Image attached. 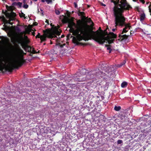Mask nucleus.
<instances>
[{"mask_svg": "<svg viewBox=\"0 0 151 151\" xmlns=\"http://www.w3.org/2000/svg\"><path fill=\"white\" fill-rule=\"evenodd\" d=\"M145 18V14L144 13L141 14L140 15V19L141 21H143Z\"/></svg>", "mask_w": 151, "mask_h": 151, "instance_id": "nucleus-16", "label": "nucleus"}, {"mask_svg": "<svg viewBox=\"0 0 151 151\" xmlns=\"http://www.w3.org/2000/svg\"><path fill=\"white\" fill-rule=\"evenodd\" d=\"M22 2H17V6H18V8H20L22 7Z\"/></svg>", "mask_w": 151, "mask_h": 151, "instance_id": "nucleus-24", "label": "nucleus"}, {"mask_svg": "<svg viewBox=\"0 0 151 151\" xmlns=\"http://www.w3.org/2000/svg\"><path fill=\"white\" fill-rule=\"evenodd\" d=\"M45 22L48 25L49 24V20L47 19H46L45 21Z\"/></svg>", "mask_w": 151, "mask_h": 151, "instance_id": "nucleus-45", "label": "nucleus"}, {"mask_svg": "<svg viewBox=\"0 0 151 151\" xmlns=\"http://www.w3.org/2000/svg\"><path fill=\"white\" fill-rule=\"evenodd\" d=\"M86 72V71L85 69H82L80 72V73L81 75H83Z\"/></svg>", "mask_w": 151, "mask_h": 151, "instance_id": "nucleus-29", "label": "nucleus"}, {"mask_svg": "<svg viewBox=\"0 0 151 151\" xmlns=\"http://www.w3.org/2000/svg\"><path fill=\"white\" fill-rule=\"evenodd\" d=\"M17 2H13L12 4V6L13 7L14 6H17Z\"/></svg>", "mask_w": 151, "mask_h": 151, "instance_id": "nucleus-35", "label": "nucleus"}, {"mask_svg": "<svg viewBox=\"0 0 151 151\" xmlns=\"http://www.w3.org/2000/svg\"><path fill=\"white\" fill-rule=\"evenodd\" d=\"M115 30V29H112V31H113V32H114Z\"/></svg>", "mask_w": 151, "mask_h": 151, "instance_id": "nucleus-51", "label": "nucleus"}, {"mask_svg": "<svg viewBox=\"0 0 151 151\" xmlns=\"http://www.w3.org/2000/svg\"><path fill=\"white\" fill-rule=\"evenodd\" d=\"M21 13H19V16L21 17H24V19H26V17H25V14L23 13L22 11H21Z\"/></svg>", "mask_w": 151, "mask_h": 151, "instance_id": "nucleus-21", "label": "nucleus"}, {"mask_svg": "<svg viewBox=\"0 0 151 151\" xmlns=\"http://www.w3.org/2000/svg\"><path fill=\"white\" fill-rule=\"evenodd\" d=\"M128 85V83L126 81L123 82L121 84V86L122 88H125L127 87Z\"/></svg>", "mask_w": 151, "mask_h": 151, "instance_id": "nucleus-15", "label": "nucleus"}, {"mask_svg": "<svg viewBox=\"0 0 151 151\" xmlns=\"http://www.w3.org/2000/svg\"><path fill=\"white\" fill-rule=\"evenodd\" d=\"M123 143V141L122 140H118L117 141V144L119 145Z\"/></svg>", "mask_w": 151, "mask_h": 151, "instance_id": "nucleus-32", "label": "nucleus"}, {"mask_svg": "<svg viewBox=\"0 0 151 151\" xmlns=\"http://www.w3.org/2000/svg\"><path fill=\"white\" fill-rule=\"evenodd\" d=\"M59 45H60L61 47H63V45H65V44H63V45H61L60 43H59Z\"/></svg>", "mask_w": 151, "mask_h": 151, "instance_id": "nucleus-44", "label": "nucleus"}, {"mask_svg": "<svg viewBox=\"0 0 151 151\" xmlns=\"http://www.w3.org/2000/svg\"><path fill=\"white\" fill-rule=\"evenodd\" d=\"M102 5L104 6H106V5L105 4H103Z\"/></svg>", "mask_w": 151, "mask_h": 151, "instance_id": "nucleus-59", "label": "nucleus"}, {"mask_svg": "<svg viewBox=\"0 0 151 151\" xmlns=\"http://www.w3.org/2000/svg\"><path fill=\"white\" fill-rule=\"evenodd\" d=\"M8 22L9 23H5V24H10L11 25H12V23H11V22H10V21H9V20H8Z\"/></svg>", "mask_w": 151, "mask_h": 151, "instance_id": "nucleus-41", "label": "nucleus"}, {"mask_svg": "<svg viewBox=\"0 0 151 151\" xmlns=\"http://www.w3.org/2000/svg\"><path fill=\"white\" fill-rule=\"evenodd\" d=\"M7 12V11H4V10H2V13L3 14H5V13H6Z\"/></svg>", "mask_w": 151, "mask_h": 151, "instance_id": "nucleus-39", "label": "nucleus"}, {"mask_svg": "<svg viewBox=\"0 0 151 151\" xmlns=\"http://www.w3.org/2000/svg\"><path fill=\"white\" fill-rule=\"evenodd\" d=\"M26 53H24H24H23V55H26Z\"/></svg>", "mask_w": 151, "mask_h": 151, "instance_id": "nucleus-56", "label": "nucleus"}, {"mask_svg": "<svg viewBox=\"0 0 151 151\" xmlns=\"http://www.w3.org/2000/svg\"><path fill=\"white\" fill-rule=\"evenodd\" d=\"M67 12H68V14L67 15L68 17L66 16H64V18L62 20V22L63 23H68V27L70 28L69 25L70 24H71L72 22L74 23L73 22L74 18L72 17L70 19V14L69 13L68 11H67Z\"/></svg>", "mask_w": 151, "mask_h": 151, "instance_id": "nucleus-8", "label": "nucleus"}, {"mask_svg": "<svg viewBox=\"0 0 151 151\" xmlns=\"http://www.w3.org/2000/svg\"><path fill=\"white\" fill-rule=\"evenodd\" d=\"M50 31L52 35V39L54 37H57L56 35L59 36L60 35L61 31H59L57 29H50Z\"/></svg>", "mask_w": 151, "mask_h": 151, "instance_id": "nucleus-9", "label": "nucleus"}, {"mask_svg": "<svg viewBox=\"0 0 151 151\" xmlns=\"http://www.w3.org/2000/svg\"><path fill=\"white\" fill-rule=\"evenodd\" d=\"M41 1L42 2H44L46 1L48 4L50 3L52 4V0H41Z\"/></svg>", "mask_w": 151, "mask_h": 151, "instance_id": "nucleus-18", "label": "nucleus"}, {"mask_svg": "<svg viewBox=\"0 0 151 151\" xmlns=\"http://www.w3.org/2000/svg\"><path fill=\"white\" fill-rule=\"evenodd\" d=\"M43 32L44 34L42 35H41L40 38L41 42L45 41L47 37L52 39V35L50 31V29H47L45 30H44Z\"/></svg>", "mask_w": 151, "mask_h": 151, "instance_id": "nucleus-7", "label": "nucleus"}, {"mask_svg": "<svg viewBox=\"0 0 151 151\" xmlns=\"http://www.w3.org/2000/svg\"><path fill=\"white\" fill-rule=\"evenodd\" d=\"M122 0H121L120 1L119 0H116V5H118L119 6V7H120L119 6V4H121V1ZM124 1H125V0H124ZM126 3H127V4L128 5H129V4L127 3V1L126 0Z\"/></svg>", "mask_w": 151, "mask_h": 151, "instance_id": "nucleus-19", "label": "nucleus"}, {"mask_svg": "<svg viewBox=\"0 0 151 151\" xmlns=\"http://www.w3.org/2000/svg\"><path fill=\"white\" fill-rule=\"evenodd\" d=\"M41 14H42L41 15H42V16H43V15H44V14H43V12L42 13H41Z\"/></svg>", "mask_w": 151, "mask_h": 151, "instance_id": "nucleus-55", "label": "nucleus"}, {"mask_svg": "<svg viewBox=\"0 0 151 151\" xmlns=\"http://www.w3.org/2000/svg\"><path fill=\"white\" fill-rule=\"evenodd\" d=\"M24 38L26 39H28V37L27 36H24Z\"/></svg>", "mask_w": 151, "mask_h": 151, "instance_id": "nucleus-50", "label": "nucleus"}, {"mask_svg": "<svg viewBox=\"0 0 151 151\" xmlns=\"http://www.w3.org/2000/svg\"><path fill=\"white\" fill-rule=\"evenodd\" d=\"M119 117L120 118L121 120L126 119L127 118V117L125 116L124 113H123L121 114H119Z\"/></svg>", "mask_w": 151, "mask_h": 151, "instance_id": "nucleus-12", "label": "nucleus"}, {"mask_svg": "<svg viewBox=\"0 0 151 151\" xmlns=\"http://www.w3.org/2000/svg\"><path fill=\"white\" fill-rule=\"evenodd\" d=\"M127 29L126 28V27H124V28H123V31L121 33V34H123L124 33H126L127 32L128 30H127Z\"/></svg>", "mask_w": 151, "mask_h": 151, "instance_id": "nucleus-25", "label": "nucleus"}, {"mask_svg": "<svg viewBox=\"0 0 151 151\" xmlns=\"http://www.w3.org/2000/svg\"><path fill=\"white\" fill-rule=\"evenodd\" d=\"M32 34L33 36H35V33L34 32H32Z\"/></svg>", "mask_w": 151, "mask_h": 151, "instance_id": "nucleus-49", "label": "nucleus"}, {"mask_svg": "<svg viewBox=\"0 0 151 151\" xmlns=\"http://www.w3.org/2000/svg\"><path fill=\"white\" fill-rule=\"evenodd\" d=\"M99 30H100L102 32V33H101L100 32H99V34H103V35H104L103 33V31L102 30H101V28L100 27H99ZM99 32H100L99 31Z\"/></svg>", "mask_w": 151, "mask_h": 151, "instance_id": "nucleus-42", "label": "nucleus"}, {"mask_svg": "<svg viewBox=\"0 0 151 151\" xmlns=\"http://www.w3.org/2000/svg\"><path fill=\"white\" fill-rule=\"evenodd\" d=\"M6 8L8 10L11 11H12L13 10V7L12 6H8L7 5H6Z\"/></svg>", "mask_w": 151, "mask_h": 151, "instance_id": "nucleus-20", "label": "nucleus"}, {"mask_svg": "<svg viewBox=\"0 0 151 151\" xmlns=\"http://www.w3.org/2000/svg\"><path fill=\"white\" fill-rule=\"evenodd\" d=\"M149 12L150 13L151 15V4L149 6Z\"/></svg>", "mask_w": 151, "mask_h": 151, "instance_id": "nucleus-37", "label": "nucleus"}, {"mask_svg": "<svg viewBox=\"0 0 151 151\" xmlns=\"http://www.w3.org/2000/svg\"><path fill=\"white\" fill-rule=\"evenodd\" d=\"M50 44H52V41H51L50 42Z\"/></svg>", "mask_w": 151, "mask_h": 151, "instance_id": "nucleus-58", "label": "nucleus"}, {"mask_svg": "<svg viewBox=\"0 0 151 151\" xmlns=\"http://www.w3.org/2000/svg\"><path fill=\"white\" fill-rule=\"evenodd\" d=\"M64 37V35H62V36H61V37L62 38H63V37Z\"/></svg>", "mask_w": 151, "mask_h": 151, "instance_id": "nucleus-53", "label": "nucleus"}, {"mask_svg": "<svg viewBox=\"0 0 151 151\" xmlns=\"http://www.w3.org/2000/svg\"><path fill=\"white\" fill-rule=\"evenodd\" d=\"M121 2V4L119 5L120 8H119L118 6H115L113 9L114 17V21L115 24V26H125L127 29L128 28V29H130L131 27L129 24H126L125 22V18L124 16L123 13L124 10H129L132 7L130 5L127 4L126 0L124 1L122 0Z\"/></svg>", "mask_w": 151, "mask_h": 151, "instance_id": "nucleus-2", "label": "nucleus"}, {"mask_svg": "<svg viewBox=\"0 0 151 151\" xmlns=\"http://www.w3.org/2000/svg\"><path fill=\"white\" fill-rule=\"evenodd\" d=\"M109 36L111 37V39L114 38L115 39L117 37V35H116L114 34L113 32H110L109 33Z\"/></svg>", "mask_w": 151, "mask_h": 151, "instance_id": "nucleus-14", "label": "nucleus"}, {"mask_svg": "<svg viewBox=\"0 0 151 151\" xmlns=\"http://www.w3.org/2000/svg\"><path fill=\"white\" fill-rule=\"evenodd\" d=\"M70 35H68L67 36V37H68V38H69V37H70Z\"/></svg>", "mask_w": 151, "mask_h": 151, "instance_id": "nucleus-54", "label": "nucleus"}, {"mask_svg": "<svg viewBox=\"0 0 151 151\" xmlns=\"http://www.w3.org/2000/svg\"><path fill=\"white\" fill-rule=\"evenodd\" d=\"M121 109L120 106H115L114 107V110L116 111H119Z\"/></svg>", "mask_w": 151, "mask_h": 151, "instance_id": "nucleus-17", "label": "nucleus"}, {"mask_svg": "<svg viewBox=\"0 0 151 151\" xmlns=\"http://www.w3.org/2000/svg\"><path fill=\"white\" fill-rule=\"evenodd\" d=\"M0 19H1V20L3 21L4 24H5V23H9L8 22V20L6 19L4 15H2L1 16H0Z\"/></svg>", "mask_w": 151, "mask_h": 151, "instance_id": "nucleus-13", "label": "nucleus"}, {"mask_svg": "<svg viewBox=\"0 0 151 151\" xmlns=\"http://www.w3.org/2000/svg\"><path fill=\"white\" fill-rule=\"evenodd\" d=\"M21 38L22 40L21 42L20 43L22 48L26 52L27 51V52H31L32 47L28 45V44L29 42V40H24L23 36L21 37Z\"/></svg>", "mask_w": 151, "mask_h": 151, "instance_id": "nucleus-6", "label": "nucleus"}, {"mask_svg": "<svg viewBox=\"0 0 151 151\" xmlns=\"http://www.w3.org/2000/svg\"><path fill=\"white\" fill-rule=\"evenodd\" d=\"M14 20V17L12 16L9 18V21H10V22H11V21H13Z\"/></svg>", "mask_w": 151, "mask_h": 151, "instance_id": "nucleus-31", "label": "nucleus"}, {"mask_svg": "<svg viewBox=\"0 0 151 151\" xmlns=\"http://www.w3.org/2000/svg\"><path fill=\"white\" fill-rule=\"evenodd\" d=\"M85 13L84 12H79V13L78 14L79 16H83L84 17H85V16H83V15H84Z\"/></svg>", "mask_w": 151, "mask_h": 151, "instance_id": "nucleus-28", "label": "nucleus"}, {"mask_svg": "<svg viewBox=\"0 0 151 151\" xmlns=\"http://www.w3.org/2000/svg\"><path fill=\"white\" fill-rule=\"evenodd\" d=\"M111 2H113L114 3V4L115 5V6H116V1H115V0H111Z\"/></svg>", "mask_w": 151, "mask_h": 151, "instance_id": "nucleus-40", "label": "nucleus"}, {"mask_svg": "<svg viewBox=\"0 0 151 151\" xmlns=\"http://www.w3.org/2000/svg\"><path fill=\"white\" fill-rule=\"evenodd\" d=\"M74 7H75L76 8H77V6H78L77 4V3L75 2L74 3Z\"/></svg>", "mask_w": 151, "mask_h": 151, "instance_id": "nucleus-38", "label": "nucleus"}, {"mask_svg": "<svg viewBox=\"0 0 151 151\" xmlns=\"http://www.w3.org/2000/svg\"><path fill=\"white\" fill-rule=\"evenodd\" d=\"M26 31L29 34V32H31V30H27Z\"/></svg>", "mask_w": 151, "mask_h": 151, "instance_id": "nucleus-48", "label": "nucleus"}, {"mask_svg": "<svg viewBox=\"0 0 151 151\" xmlns=\"http://www.w3.org/2000/svg\"><path fill=\"white\" fill-rule=\"evenodd\" d=\"M100 116H103V115H100Z\"/></svg>", "mask_w": 151, "mask_h": 151, "instance_id": "nucleus-64", "label": "nucleus"}, {"mask_svg": "<svg viewBox=\"0 0 151 151\" xmlns=\"http://www.w3.org/2000/svg\"><path fill=\"white\" fill-rule=\"evenodd\" d=\"M111 50H111H111H109V53H110L111 52Z\"/></svg>", "mask_w": 151, "mask_h": 151, "instance_id": "nucleus-52", "label": "nucleus"}, {"mask_svg": "<svg viewBox=\"0 0 151 151\" xmlns=\"http://www.w3.org/2000/svg\"><path fill=\"white\" fill-rule=\"evenodd\" d=\"M126 63L125 60H124L120 64L118 65V67H120L122 66L123 65H124Z\"/></svg>", "mask_w": 151, "mask_h": 151, "instance_id": "nucleus-23", "label": "nucleus"}, {"mask_svg": "<svg viewBox=\"0 0 151 151\" xmlns=\"http://www.w3.org/2000/svg\"><path fill=\"white\" fill-rule=\"evenodd\" d=\"M119 38L118 39V40L122 41L124 40L127 39L128 37V36L127 35H121V34H119Z\"/></svg>", "mask_w": 151, "mask_h": 151, "instance_id": "nucleus-10", "label": "nucleus"}, {"mask_svg": "<svg viewBox=\"0 0 151 151\" xmlns=\"http://www.w3.org/2000/svg\"><path fill=\"white\" fill-rule=\"evenodd\" d=\"M88 22H92V25H91V26L90 27L89 25H87V27H89V29H86L89 32H90V29H91V27H92L93 28V26L94 25V24H93V22H92V20H91V19L89 18L88 19Z\"/></svg>", "mask_w": 151, "mask_h": 151, "instance_id": "nucleus-11", "label": "nucleus"}, {"mask_svg": "<svg viewBox=\"0 0 151 151\" xmlns=\"http://www.w3.org/2000/svg\"><path fill=\"white\" fill-rule=\"evenodd\" d=\"M40 34L39 33L36 36V38H40Z\"/></svg>", "mask_w": 151, "mask_h": 151, "instance_id": "nucleus-36", "label": "nucleus"}, {"mask_svg": "<svg viewBox=\"0 0 151 151\" xmlns=\"http://www.w3.org/2000/svg\"><path fill=\"white\" fill-rule=\"evenodd\" d=\"M26 33V32L25 31H23V32H21V33H20V34L21 35H22L23 34H25ZM22 36V35L20 37V39L19 40V43H20V42H21V37Z\"/></svg>", "mask_w": 151, "mask_h": 151, "instance_id": "nucleus-27", "label": "nucleus"}, {"mask_svg": "<svg viewBox=\"0 0 151 151\" xmlns=\"http://www.w3.org/2000/svg\"><path fill=\"white\" fill-rule=\"evenodd\" d=\"M34 25L37 26V22H35L34 24Z\"/></svg>", "mask_w": 151, "mask_h": 151, "instance_id": "nucleus-47", "label": "nucleus"}, {"mask_svg": "<svg viewBox=\"0 0 151 151\" xmlns=\"http://www.w3.org/2000/svg\"><path fill=\"white\" fill-rule=\"evenodd\" d=\"M82 22L81 20L77 21V25L75 23L72 22L70 24L69 30L70 32L73 33L74 36H76V37H73V40L74 43H76L77 45L80 44L82 45H85V44L79 43L80 41L83 40L85 41L92 38L93 40V35L94 33L91 32L92 29V27L90 29V32L87 29L86 27L82 25Z\"/></svg>", "mask_w": 151, "mask_h": 151, "instance_id": "nucleus-1", "label": "nucleus"}, {"mask_svg": "<svg viewBox=\"0 0 151 151\" xmlns=\"http://www.w3.org/2000/svg\"><path fill=\"white\" fill-rule=\"evenodd\" d=\"M91 32L94 33L93 36V40L99 44L102 45L105 42V40L107 41L108 43L109 44L113 43L114 39H111V37L108 35V33L107 32L105 33V35L103 34H100L99 30H97L96 32L92 31V29L91 30Z\"/></svg>", "mask_w": 151, "mask_h": 151, "instance_id": "nucleus-5", "label": "nucleus"}, {"mask_svg": "<svg viewBox=\"0 0 151 151\" xmlns=\"http://www.w3.org/2000/svg\"><path fill=\"white\" fill-rule=\"evenodd\" d=\"M111 45H105V46L106 47H107V50H110L111 49Z\"/></svg>", "mask_w": 151, "mask_h": 151, "instance_id": "nucleus-30", "label": "nucleus"}, {"mask_svg": "<svg viewBox=\"0 0 151 151\" xmlns=\"http://www.w3.org/2000/svg\"><path fill=\"white\" fill-rule=\"evenodd\" d=\"M5 15L6 17L8 18H9L11 16H12V14L11 13L7 12L6 13H5Z\"/></svg>", "mask_w": 151, "mask_h": 151, "instance_id": "nucleus-22", "label": "nucleus"}, {"mask_svg": "<svg viewBox=\"0 0 151 151\" xmlns=\"http://www.w3.org/2000/svg\"><path fill=\"white\" fill-rule=\"evenodd\" d=\"M5 28H2V29H3V30H5Z\"/></svg>", "mask_w": 151, "mask_h": 151, "instance_id": "nucleus-60", "label": "nucleus"}, {"mask_svg": "<svg viewBox=\"0 0 151 151\" xmlns=\"http://www.w3.org/2000/svg\"><path fill=\"white\" fill-rule=\"evenodd\" d=\"M23 3H25V0H24L23 1Z\"/></svg>", "mask_w": 151, "mask_h": 151, "instance_id": "nucleus-63", "label": "nucleus"}, {"mask_svg": "<svg viewBox=\"0 0 151 151\" xmlns=\"http://www.w3.org/2000/svg\"><path fill=\"white\" fill-rule=\"evenodd\" d=\"M37 0H34V1H36Z\"/></svg>", "mask_w": 151, "mask_h": 151, "instance_id": "nucleus-61", "label": "nucleus"}, {"mask_svg": "<svg viewBox=\"0 0 151 151\" xmlns=\"http://www.w3.org/2000/svg\"><path fill=\"white\" fill-rule=\"evenodd\" d=\"M18 50L20 53L19 58L14 60L13 63L6 65L0 64V71L3 72L6 71L12 72L14 69H18L24 64L25 62L23 59V53H24V52L21 48H19Z\"/></svg>", "mask_w": 151, "mask_h": 151, "instance_id": "nucleus-4", "label": "nucleus"}, {"mask_svg": "<svg viewBox=\"0 0 151 151\" xmlns=\"http://www.w3.org/2000/svg\"><path fill=\"white\" fill-rule=\"evenodd\" d=\"M32 54H36L37 52L33 48H32V49L31 50V52H30Z\"/></svg>", "mask_w": 151, "mask_h": 151, "instance_id": "nucleus-26", "label": "nucleus"}, {"mask_svg": "<svg viewBox=\"0 0 151 151\" xmlns=\"http://www.w3.org/2000/svg\"><path fill=\"white\" fill-rule=\"evenodd\" d=\"M139 1L142 2L143 4H144L145 3V1L144 0H139Z\"/></svg>", "mask_w": 151, "mask_h": 151, "instance_id": "nucleus-43", "label": "nucleus"}, {"mask_svg": "<svg viewBox=\"0 0 151 151\" xmlns=\"http://www.w3.org/2000/svg\"><path fill=\"white\" fill-rule=\"evenodd\" d=\"M55 13L57 15H58L60 14V12L58 10H55Z\"/></svg>", "mask_w": 151, "mask_h": 151, "instance_id": "nucleus-34", "label": "nucleus"}, {"mask_svg": "<svg viewBox=\"0 0 151 151\" xmlns=\"http://www.w3.org/2000/svg\"><path fill=\"white\" fill-rule=\"evenodd\" d=\"M134 1H136V0H133Z\"/></svg>", "mask_w": 151, "mask_h": 151, "instance_id": "nucleus-62", "label": "nucleus"}, {"mask_svg": "<svg viewBox=\"0 0 151 151\" xmlns=\"http://www.w3.org/2000/svg\"><path fill=\"white\" fill-rule=\"evenodd\" d=\"M29 7V6L27 4H24L23 5V7L25 9H27Z\"/></svg>", "mask_w": 151, "mask_h": 151, "instance_id": "nucleus-33", "label": "nucleus"}, {"mask_svg": "<svg viewBox=\"0 0 151 151\" xmlns=\"http://www.w3.org/2000/svg\"><path fill=\"white\" fill-rule=\"evenodd\" d=\"M114 70L113 66L108 67L105 69V72L104 73L99 69L91 70L88 72L86 75V80H90V83H92L102 78L104 79H108L110 78L112 74V71Z\"/></svg>", "mask_w": 151, "mask_h": 151, "instance_id": "nucleus-3", "label": "nucleus"}, {"mask_svg": "<svg viewBox=\"0 0 151 151\" xmlns=\"http://www.w3.org/2000/svg\"><path fill=\"white\" fill-rule=\"evenodd\" d=\"M17 30L19 32H20V31H21V30L20 29H19V28H17Z\"/></svg>", "mask_w": 151, "mask_h": 151, "instance_id": "nucleus-46", "label": "nucleus"}, {"mask_svg": "<svg viewBox=\"0 0 151 151\" xmlns=\"http://www.w3.org/2000/svg\"><path fill=\"white\" fill-rule=\"evenodd\" d=\"M40 11H41V12H42L43 11V10L42 9H40Z\"/></svg>", "mask_w": 151, "mask_h": 151, "instance_id": "nucleus-57", "label": "nucleus"}]
</instances>
